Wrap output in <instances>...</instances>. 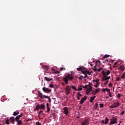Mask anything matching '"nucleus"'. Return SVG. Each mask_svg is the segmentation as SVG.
<instances>
[{"label":"nucleus","instance_id":"1","mask_svg":"<svg viewBox=\"0 0 125 125\" xmlns=\"http://www.w3.org/2000/svg\"><path fill=\"white\" fill-rule=\"evenodd\" d=\"M38 96L39 97H40L41 99H43L44 98H46L48 99L49 102H51V99H50V97L47 96L43 95H42V93L41 92L38 93Z\"/></svg>","mask_w":125,"mask_h":125},{"label":"nucleus","instance_id":"2","mask_svg":"<svg viewBox=\"0 0 125 125\" xmlns=\"http://www.w3.org/2000/svg\"><path fill=\"white\" fill-rule=\"evenodd\" d=\"M41 109H42V110L45 109V105H44V104H36L35 110H40Z\"/></svg>","mask_w":125,"mask_h":125},{"label":"nucleus","instance_id":"3","mask_svg":"<svg viewBox=\"0 0 125 125\" xmlns=\"http://www.w3.org/2000/svg\"><path fill=\"white\" fill-rule=\"evenodd\" d=\"M64 92L67 95H69L71 92V88H70V85H67L64 88Z\"/></svg>","mask_w":125,"mask_h":125},{"label":"nucleus","instance_id":"4","mask_svg":"<svg viewBox=\"0 0 125 125\" xmlns=\"http://www.w3.org/2000/svg\"><path fill=\"white\" fill-rule=\"evenodd\" d=\"M117 121L118 119L115 118V117H113L112 118L110 119V123L108 125H114V124H117Z\"/></svg>","mask_w":125,"mask_h":125},{"label":"nucleus","instance_id":"5","mask_svg":"<svg viewBox=\"0 0 125 125\" xmlns=\"http://www.w3.org/2000/svg\"><path fill=\"white\" fill-rule=\"evenodd\" d=\"M82 125H89V120L88 119H85L83 121H82L81 122Z\"/></svg>","mask_w":125,"mask_h":125},{"label":"nucleus","instance_id":"6","mask_svg":"<svg viewBox=\"0 0 125 125\" xmlns=\"http://www.w3.org/2000/svg\"><path fill=\"white\" fill-rule=\"evenodd\" d=\"M86 99H87V97L86 96V95H85L84 97L82 98L80 100V104H83V102H84V101H85Z\"/></svg>","mask_w":125,"mask_h":125},{"label":"nucleus","instance_id":"7","mask_svg":"<svg viewBox=\"0 0 125 125\" xmlns=\"http://www.w3.org/2000/svg\"><path fill=\"white\" fill-rule=\"evenodd\" d=\"M42 90L44 92H46V93L48 92H51V89L45 87L42 88Z\"/></svg>","mask_w":125,"mask_h":125},{"label":"nucleus","instance_id":"8","mask_svg":"<svg viewBox=\"0 0 125 125\" xmlns=\"http://www.w3.org/2000/svg\"><path fill=\"white\" fill-rule=\"evenodd\" d=\"M102 73L103 76H108L111 74V72H110V70H107V72H105L104 71V70H103Z\"/></svg>","mask_w":125,"mask_h":125},{"label":"nucleus","instance_id":"9","mask_svg":"<svg viewBox=\"0 0 125 125\" xmlns=\"http://www.w3.org/2000/svg\"><path fill=\"white\" fill-rule=\"evenodd\" d=\"M64 113L65 114V116H68V114H69V109H68V107H63Z\"/></svg>","mask_w":125,"mask_h":125},{"label":"nucleus","instance_id":"10","mask_svg":"<svg viewBox=\"0 0 125 125\" xmlns=\"http://www.w3.org/2000/svg\"><path fill=\"white\" fill-rule=\"evenodd\" d=\"M90 91H92V87H91V86H90L86 90V94L88 95V94L90 93Z\"/></svg>","mask_w":125,"mask_h":125},{"label":"nucleus","instance_id":"11","mask_svg":"<svg viewBox=\"0 0 125 125\" xmlns=\"http://www.w3.org/2000/svg\"><path fill=\"white\" fill-rule=\"evenodd\" d=\"M99 91H100V88L96 89L95 91H94V90H92V94L95 95V94H96V93L99 92Z\"/></svg>","mask_w":125,"mask_h":125},{"label":"nucleus","instance_id":"12","mask_svg":"<svg viewBox=\"0 0 125 125\" xmlns=\"http://www.w3.org/2000/svg\"><path fill=\"white\" fill-rule=\"evenodd\" d=\"M111 79V77L109 76H104L102 78V81H108V80H110Z\"/></svg>","mask_w":125,"mask_h":125},{"label":"nucleus","instance_id":"13","mask_svg":"<svg viewBox=\"0 0 125 125\" xmlns=\"http://www.w3.org/2000/svg\"><path fill=\"white\" fill-rule=\"evenodd\" d=\"M66 77H67V79H68V80H70V81H72V80H73L74 79L73 76L71 74H68L66 76Z\"/></svg>","mask_w":125,"mask_h":125},{"label":"nucleus","instance_id":"14","mask_svg":"<svg viewBox=\"0 0 125 125\" xmlns=\"http://www.w3.org/2000/svg\"><path fill=\"white\" fill-rule=\"evenodd\" d=\"M95 98H96V96H94L93 97H90L89 102L90 103H92V102H93V100H94Z\"/></svg>","mask_w":125,"mask_h":125},{"label":"nucleus","instance_id":"15","mask_svg":"<svg viewBox=\"0 0 125 125\" xmlns=\"http://www.w3.org/2000/svg\"><path fill=\"white\" fill-rule=\"evenodd\" d=\"M23 116V114H21L18 116H17L15 119H16V121H19V120H20V118H21L22 116Z\"/></svg>","mask_w":125,"mask_h":125},{"label":"nucleus","instance_id":"16","mask_svg":"<svg viewBox=\"0 0 125 125\" xmlns=\"http://www.w3.org/2000/svg\"><path fill=\"white\" fill-rule=\"evenodd\" d=\"M113 105L114 108H116V107L120 106V103H114Z\"/></svg>","mask_w":125,"mask_h":125},{"label":"nucleus","instance_id":"17","mask_svg":"<svg viewBox=\"0 0 125 125\" xmlns=\"http://www.w3.org/2000/svg\"><path fill=\"white\" fill-rule=\"evenodd\" d=\"M46 108L47 113H49V111H50V108L49 107V104H46Z\"/></svg>","mask_w":125,"mask_h":125},{"label":"nucleus","instance_id":"18","mask_svg":"<svg viewBox=\"0 0 125 125\" xmlns=\"http://www.w3.org/2000/svg\"><path fill=\"white\" fill-rule=\"evenodd\" d=\"M42 68H43L46 72L48 70V66L47 65H42Z\"/></svg>","mask_w":125,"mask_h":125},{"label":"nucleus","instance_id":"19","mask_svg":"<svg viewBox=\"0 0 125 125\" xmlns=\"http://www.w3.org/2000/svg\"><path fill=\"white\" fill-rule=\"evenodd\" d=\"M44 79L47 82H50V81H52V80H53V79H52V78H47L46 77H45L44 78Z\"/></svg>","mask_w":125,"mask_h":125},{"label":"nucleus","instance_id":"20","mask_svg":"<svg viewBox=\"0 0 125 125\" xmlns=\"http://www.w3.org/2000/svg\"><path fill=\"white\" fill-rule=\"evenodd\" d=\"M82 72L85 73L86 74H88V75H90L91 74L90 72H89V71H88V70H85L84 71H82Z\"/></svg>","mask_w":125,"mask_h":125},{"label":"nucleus","instance_id":"21","mask_svg":"<svg viewBox=\"0 0 125 125\" xmlns=\"http://www.w3.org/2000/svg\"><path fill=\"white\" fill-rule=\"evenodd\" d=\"M63 81H64L65 83L68 84V78L67 76H65V78L63 79Z\"/></svg>","mask_w":125,"mask_h":125},{"label":"nucleus","instance_id":"22","mask_svg":"<svg viewBox=\"0 0 125 125\" xmlns=\"http://www.w3.org/2000/svg\"><path fill=\"white\" fill-rule=\"evenodd\" d=\"M10 120L12 124H13V123H14L15 121H16V119H15V118H14V117H10Z\"/></svg>","mask_w":125,"mask_h":125},{"label":"nucleus","instance_id":"23","mask_svg":"<svg viewBox=\"0 0 125 125\" xmlns=\"http://www.w3.org/2000/svg\"><path fill=\"white\" fill-rule=\"evenodd\" d=\"M93 107H94V109L95 110H97V109H98V104L96 103Z\"/></svg>","mask_w":125,"mask_h":125},{"label":"nucleus","instance_id":"24","mask_svg":"<svg viewBox=\"0 0 125 125\" xmlns=\"http://www.w3.org/2000/svg\"><path fill=\"white\" fill-rule=\"evenodd\" d=\"M13 115L14 116H17V115H19V111L17 110L14 112Z\"/></svg>","mask_w":125,"mask_h":125},{"label":"nucleus","instance_id":"25","mask_svg":"<svg viewBox=\"0 0 125 125\" xmlns=\"http://www.w3.org/2000/svg\"><path fill=\"white\" fill-rule=\"evenodd\" d=\"M17 122V123H18V125H20L21 124H23V122H22V120H18Z\"/></svg>","mask_w":125,"mask_h":125},{"label":"nucleus","instance_id":"26","mask_svg":"<svg viewBox=\"0 0 125 125\" xmlns=\"http://www.w3.org/2000/svg\"><path fill=\"white\" fill-rule=\"evenodd\" d=\"M104 122H105V125H107L109 122V118H108L107 117H105V120Z\"/></svg>","mask_w":125,"mask_h":125},{"label":"nucleus","instance_id":"27","mask_svg":"<svg viewBox=\"0 0 125 125\" xmlns=\"http://www.w3.org/2000/svg\"><path fill=\"white\" fill-rule=\"evenodd\" d=\"M77 71H81V72H83V71H84L83 70V67H80L79 68H77Z\"/></svg>","mask_w":125,"mask_h":125},{"label":"nucleus","instance_id":"28","mask_svg":"<svg viewBox=\"0 0 125 125\" xmlns=\"http://www.w3.org/2000/svg\"><path fill=\"white\" fill-rule=\"evenodd\" d=\"M125 67L123 66H120V70H121L122 71H125Z\"/></svg>","mask_w":125,"mask_h":125},{"label":"nucleus","instance_id":"29","mask_svg":"<svg viewBox=\"0 0 125 125\" xmlns=\"http://www.w3.org/2000/svg\"><path fill=\"white\" fill-rule=\"evenodd\" d=\"M71 87H72V89H74L75 91H78V90H79V89H76V86H71Z\"/></svg>","mask_w":125,"mask_h":125},{"label":"nucleus","instance_id":"30","mask_svg":"<svg viewBox=\"0 0 125 125\" xmlns=\"http://www.w3.org/2000/svg\"><path fill=\"white\" fill-rule=\"evenodd\" d=\"M82 73L84 75V76L83 77V78H84L85 79H86V78L87 77V75L86 74L85 72H82Z\"/></svg>","mask_w":125,"mask_h":125},{"label":"nucleus","instance_id":"31","mask_svg":"<svg viewBox=\"0 0 125 125\" xmlns=\"http://www.w3.org/2000/svg\"><path fill=\"white\" fill-rule=\"evenodd\" d=\"M121 78L122 79H125V72L122 74Z\"/></svg>","mask_w":125,"mask_h":125},{"label":"nucleus","instance_id":"32","mask_svg":"<svg viewBox=\"0 0 125 125\" xmlns=\"http://www.w3.org/2000/svg\"><path fill=\"white\" fill-rule=\"evenodd\" d=\"M95 83L97 84H99V79L96 80L95 81Z\"/></svg>","mask_w":125,"mask_h":125},{"label":"nucleus","instance_id":"33","mask_svg":"<svg viewBox=\"0 0 125 125\" xmlns=\"http://www.w3.org/2000/svg\"><path fill=\"white\" fill-rule=\"evenodd\" d=\"M78 89H79V90H80V91H81V90H83V88L82 87V85H80V86L78 87Z\"/></svg>","mask_w":125,"mask_h":125},{"label":"nucleus","instance_id":"34","mask_svg":"<svg viewBox=\"0 0 125 125\" xmlns=\"http://www.w3.org/2000/svg\"><path fill=\"white\" fill-rule=\"evenodd\" d=\"M109 56H110L109 55H105L104 56L103 58H108Z\"/></svg>","mask_w":125,"mask_h":125},{"label":"nucleus","instance_id":"35","mask_svg":"<svg viewBox=\"0 0 125 125\" xmlns=\"http://www.w3.org/2000/svg\"><path fill=\"white\" fill-rule=\"evenodd\" d=\"M100 108H103V107H104V104H100Z\"/></svg>","mask_w":125,"mask_h":125},{"label":"nucleus","instance_id":"36","mask_svg":"<svg viewBox=\"0 0 125 125\" xmlns=\"http://www.w3.org/2000/svg\"><path fill=\"white\" fill-rule=\"evenodd\" d=\"M6 125H9V120L8 119H7L6 120Z\"/></svg>","mask_w":125,"mask_h":125},{"label":"nucleus","instance_id":"37","mask_svg":"<svg viewBox=\"0 0 125 125\" xmlns=\"http://www.w3.org/2000/svg\"><path fill=\"white\" fill-rule=\"evenodd\" d=\"M55 74H60V71L58 70H55Z\"/></svg>","mask_w":125,"mask_h":125},{"label":"nucleus","instance_id":"38","mask_svg":"<svg viewBox=\"0 0 125 125\" xmlns=\"http://www.w3.org/2000/svg\"><path fill=\"white\" fill-rule=\"evenodd\" d=\"M49 86H50L51 88H53V87H54V85H53L52 84H50Z\"/></svg>","mask_w":125,"mask_h":125},{"label":"nucleus","instance_id":"39","mask_svg":"<svg viewBox=\"0 0 125 125\" xmlns=\"http://www.w3.org/2000/svg\"><path fill=\"white\" fill-rule=\"evenodd\" d=\"M88 87V85L85 84V86H83V88H87V87Z\"/></svg>","mask_w":125,"mask_h":125},{"label":"nucleus","instance_id":"40","mask_svg":"<svg viewBox=\"0 0 125 125\" xmlns=\"http://www.w3.org/2000/svg\"><path fill=\"white\" fill-rule=\"evenodd\" d=\"M78 96L79 97H82L83 96V95L80 93L79 92L78 93Z\"/></svg>","mask_w":125,"mask_h":125},{"label":"nucleus","instance_id":"41","mask_svg":"<svg viewBox=\"0 0 125 125\" xmlns=\"http://www.w3.org/2000/svg\"><path fill=\"white\" fill-rule=\"evenodd\" d=\"M60 70L61 71H63V70H66V68H64V67H60Z\"/></svg>","mask_w":125,"mask_h":125},{"label":"nucleus","instance_id":"42","mask_svg":"<svg viewBox=\"0 0 125 125\" xmlns=\"http://www.w3.org/2000/svg\"><path fill=\"white\" fill-rule=\"evenodd\" d=\"M109 108H110V109H114V108H115V107H114L113 104H112L111 106H110Z\"/></svg>","mask_w":125,"mask_h":125},{"label":"nucleus","instance_id":"43","mask_svg":"<svg viewBox=\"0 0 125 125\" xmlns=\"http://www.w3.org/2000/svg\"><path fill=\"white\" fill-rule=\"evenodd\" d=\"M79 80H83V77L82 75H81L80 76V77L79 78Z\"/></svg>","mask_w":125,"mask_h":125},{"label":"nucleus","instance_id":"44","mask_svg":"<svg viewBox=\"0 0 125 125\" xmlns=\"http://www.w3.org/2000/svg\"><path fill=\"white\" fill-rule=\"evenodd\" d=\"M101 70H102V67H100L99 69H97V72H100Z\"/></svg>","mask_w":125,"mask_h":125},{"label":"nucleus","instance_id":"45","mask_svg":"<svg viewBox=\"0 0 125 125\" xmlns=\"http://www.w3.org/2000/svg\"><path fill=\"white\" fill-rule=\"evenodd\" d=\"M101 123H102V124H104V125H105V120H102L101 121Z\"/></svg>","mask_w":125,"mask_h":125},{"label":"nucleus","instance_id":"46","mask_svg":"<svg viewBox=\"0 0 125 125\" xmlns=\"http://www.w3.org/2000/svg\"><path fill=\"white\" fill-rule=\"evenodd\" d=\"M42 113H43V111L42 110H41L39 113V115H41V114H42Z\"/></svg>","mask_w":125,"mask_h":125},{"label":"nucleus","instance_id":"47","mask_svg":"<svg viewBox=\"0 0 125 125\" xmlns=\"http://www.w3.org/2000/svg\"><path fill=\"white\" fill-rule=\"evenodd\" d=\"M117 97H118V98H120V97H121V94H118Z\"/></svg>","mask_w":125,"mask_h":125},{"label":"nucleus","instance_id":"48","mask_svg":"<svg viewBox=\"0 0 125 125\" xmlns=\"http://www.w3.org/2000/svg\"><path fill=\"white\" fill-rule=\"evenodd\" d=\"M107 62H108V60H105L103 62V63H107Z\"/></svg>","mask_w":125,"mask_h":125},{"label":"nucleus","instance_id":"49","mask_svg":"<svg viewBox=\"0 0 125 125\" xmlns=\"http://www.w3.org/2000/svg\"><path fill=\"white\" fill-rule=\"evenodd\" d=\"M108 96L109 97H112V94L111 93V92L109 93Z\"/></svg>","mask_w":125,"mask_h":125},{"label":"nucleus","instance_id":"50","mask_svg":"<svg viewBox=\"0 0 125 125\" xmlns=\"http://www.w3.org/2000/svg\"><path fill=\"white\" fill-rule=\"evenodd\" d=\"M119 81H120V77H118L116 80V82H119Z\"/></svg>","mask_w":125,"mask_h":125},{"label":"nucleus","instance_id":"51","mask_svg":"<svg viewBox=\"0 0 125 125\" xmlns=\"http://www.w3.org/2000/svg\"><path fill=\"white\" fill-rule=\"evenodd\" d=\"M106 91L107 92H109H109H110V89H108V88H106Z\"/></svg>","mask_w":125,"mask_h":125},{"label":"nucleus","instance_id":"52","mask_svg":"<svg viewBox=\"0 0 125 125\" xmlns=\"http://www.w3.org/2000/svg\"><path fill=\"white\" fill-rule=\"evenodd\" d=\"M94 86H95V87H98V86H99V84H95V85H94Z\"/></svg>","mask_w":125,"mask_h":125},{"label":"nucleus","instance_id":"53","mask_svg":"<svg viewBox=\"0 0 125 125\" xmlns=\"http://www.w3.org/2000/svg\"><path fill=\"white\" fill-rule=\"evenodd\" d=\"M125 114V111H122L121 113H120V115H124Z\"/></svg>","mask_w":125,"mask_h":125},{"label":"nucleus","instance_id":"54","mask_svg":"<svg viewBox=\"0 0 125 125\" xmlns=\"http://www.w3.org/2000/svg\"><path fill=\"white\" fill-rule=\"evenodd\" d=\"M77 100H80L81 99V97H79L78 96L77 97Z\"/></svg>","mask_w":125,"mask_h":125},{"label":"nucleus","instance_id":"55","mask_svg":"<svg viewBox=\"0 0 125 125\" xmlns=\"http://www.w3.org/2000/svg\"><path fill=\"white\" fill-rule=\"evenodd\" d=\"M109 83L108 81H107L106 82H105V83H104V85H106V84H107V83Z\"/></svg>","mask_w":125,"mask_h":125},{"label":"nucleus","instance_id":"56","mask_svg":"<svg viewBox=\"0 0 125 125\" xmlns=\"http://www.w3.org/2000/svg\"><path fill=\"white\" fill-rule=\"evenodd\" d=\"M102 90L103 91V92H105V91H106V89H102Z\"/></svg>","mask_w":125,"mask_h":125},{"label":"nucleus","instance_id":"57","mask_svg":"<svg viewBox=\"0 0 125 125\" xmlns=\"http://www.w3.org/2000/svg\"><path fill=\"white\" fill-rule=\"evenodd\" d=\"M112 83H110L109 84V86L110 87H111V86H112Z\"/></svg>","mask_w":125,"mask_h":125},{"label":"nucleus","instance_id":"58","mask_svg":"<svg viewBox=\"0 0 125 125\" xmlns=\"http://www.w3.org/2000/svg\"><path fill=\"white\" fill-rule=\"evenodd\" d=\"M93 71H94V72H96V71L97 72V69L94 68V69H93Z\"/></svg>","mask_w":125,"mask_h":125},{"label":"nucleus","instance_id":"59","mask_svg":"<svg viewBox=\"0 0 125 125\" xmlns=\"http://www.w3.org/2000/svg\"><path fill=\"white\" fill-rule=\"evenodd\" d=\"M117 64H118V63L117 62H114V65L115 66H116V65H117Z\"/></svg>","mask_w":125,"mask_h":125},{"label":"nucleus","instance_id":"60","mask_svg":"<svg viewBox=\"0 0 125 125\" xmlns=\"http://www.w3.org/2000/svg\"><path fill=\"white\" fill-rule=\"evenodd\" d=\"M96 63H100V61L99 60L97 61Z\"/></svg>","mask_w":125,"mask_h":125},{"label":"nucleus","instance_id":"61","mask_svg":"<svg viewBox=\"0 0 125 125\" xmlns=\"http://www.w3.org/2000/svg\"><path fill=\"white\" fill-rule=\"evenodd\" d=\"M52 116H55V113H53L52 114Z\"/></svg>","mask_w":125,"mask_h":125},{"label":"nucleus","instance_id":"62","mask_svg":"<svg viewBox=\"0 0 125 125\" xmlns=\"http://www.w3.org/2000/svg\"><path fill=\"white\" fill-rule=\"evenodd\" d=\"M29 121H32V119H28L27 120V122H29Z\"/></svg>","mask_w":125,"mask_h":125},{"label":"nucleus","instance_id":"63","mask_svg":"<svg viewBox=\"0 0 125 125\" xmlns=\"http://www.w3.org/2000/svg\"><path fill=\"white\" fill-rule=\"evenodd\" d=\"M105 98H106V99H108V98H109V97L106 96V97H105Z\"/></svg>","mask_w":125,"mask_h":125},{"label":"nucleus","instance_id":"64","mask_svg":"<svg viewBox=\"0 0 125 125\" xmlns=\"http://www.w3.org/2000/svg\"><path fill=\"white\" fill-rule=\"evenodd\" d=\"M62 85H65V83H62Z\"/></svg>","mask_w":125,"mask_h":125}]
</instances>
